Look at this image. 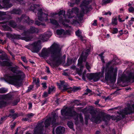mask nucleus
<instances>
[{
	"label": "nucleus",
	"instance_id": "2eb2a0df",
	"mask_svg": "<svg viewBox=\"0 0 134 134\" xmlns=\"http://www.w3.org/2000/svg\"><path fill=\"white\" fill-rule=\"evenodd\" d=\"M22 20H23L24 23H27L29 25H30L34 23L33 20H30L29 17L26 16L25 14L22 15L20 18H18V21L20 22Z\"/></svg>",
	"mask_w": 134,
	"mask_h": 134
},
{
	"label": "nucleus",
	"instance_id": "de8ad7c7",
	"mask_svg": "<svg viewBox=\"0 0 134 134\" xmlns=\"http://www.w3.org/2000/svg\"><path fill=\"white\" fill-rule=\"evenodd\" d=\"M79 102L80 100H75L73 101V102L75 103L77 106L83 105L82 103H77V102Z\"/></svg>",
	"mask_w": 134,
	"mask_h": 134
},
{
	"label": "nucleus",
	"instance_id": "cd10ccee",
	"mask_svg": "<svg viewBox=\"0 0 134 134\" xmlns=\"http://www.w3.org/2000/svg\"><path fill=\"white\" fill-rule=\"evenodd\" d=\"M10 0H2V2L8 8H10L12 7L13 5L11 3H9V1Z\"/></svg>",
	"mask_w": 134,
	"mask_h": 134
},
{
	"label": "nucleus",
	"instance_id": "39448f33",
	"mask_svg": "<svg viewBox=\"0 0 134 134\" xmlns=\"http://www.w3.org/2000/svg\"><path fill=\"white\" fill-rule=\"evenodd\" d=\"M72 110L73 108L72 107L68 108L67 109H62L61 110V113L63 116L73 117L75 120V124L77 125L79 123L78 114L74 110L73 111Z\"/></svg>",
	"mask_w": 134,
	"mask_h": 134
},
{
	"label": "nucleus",
	"instance_id": "338daca9",
	"mask_svg": "<svg viewBox=\"0 0 134 134\" xmlns=\"http://www.w3.org/2000/svg\"><path fill=\"white\" fill-rule=\"evenodd\" d=\"M18 28L21 30H24L25 29V27L22 25H19L18 26Z\"/></svg>",
	"mask_w": 134,
	"mask_h": 134
},
{
	"label": "nucleus",
	"instance_id": "c9c22d12",
	"mask_svg": "<svg viewBox=\"0 0 134 134\" xmlns=\"http://www.w3.org/2000/svg\"><path fill=\"white\" fill-rule=\"evenodd\" d=\"M2 27L4 30L5 31H12L11 28L6 25H3Z\"/></svg>",
	"mask_w": 134,
	"mask_h": 134
},
{
	"label": "nucleus",
	"instance_id": "1a4fd4ad",
	"mask_svg": "<svg viewBox=\"0 0 134 134\" xmlns=\"http://www.w3.org/2000/svg\"><path fill=\"white\" fill-rule=\"evenodd\" d=\"M132 113V110L130 108H125L121 110L119 116H111L113 120H116V121H118L125 117V115H127L130 114Z\"/></svg>",
	"mask_w": 134,
	"mask_h": 134
},
{
	"label": "nucleus",
	"instance_id": "052dcab7",
	"mask_svg": "<svg viewBox=\"0 0 134 134\" xmlns=\"http://www.w3.org/2000/svg\"><path fill=\"white\" fill-rule=\"evenodd\" d=\"M118 32V29L116 28H113L112 33L113 34H115L116 33Z\"/></svg>",
	"mask_w": 134,
	"mask_h": 134
},
{
	"label": "nucleus",
	"instance_id": "6e6d98bb",
	"mask_svg": "<svg viewBox=\"0 0 134 134\" xmlns=\"http://www.w3.org/2000/svg\"><path fill=\"white\" fill-rule=\"evenodd\" d=\"M34 114L32 113H29L26 115V116L29 119L32 118Z\"/></svg>",
	"mask_w": 134,
	"mask_h": 134
},
{
	"label": "nucleus",
	"instance_id": "72a5a7b5",
	"mask_svg": "<svg viewBox=\"0 0 134 134\" xmlns=\"http://www.w3.org/2000/svg\"><path fill=\"white\" fill-rule=\"evenodd\" d=\"M68 20L69 21V23L70 22L71 24L72 25H77L79 24V22L76 20H73V19H72V20H71V21H70L69 20ZM68 23H69V22Z\"/></svg>",
	"mask_w": 134,
	"mask_h": 134
},
{
	"label": "nucleus",
	"instance_id": "423d86ee",
	"mask_svg": "<svg viewBox=\"0 0 134 134\" xmlns=\"http://www.w3.org/2000/svg\"><path fill=\"white\" fill-rule=\"evenodd\" d=\"M34 33V27H31L30 29L26 31H24L22 34L25 37H22L20 35L14 34L13 35L12 39H22L25 40L26 41H29L32 40L33 37L32 36H30V34Z\"/></svg>",
	"mask_w": 134,
	"mask_h": 134
},
{
	"label": "nucleus",
	"instance_id": "4d7b16f0",
	"mask_svg": "<svg viewBox=\"0 0 134 134\" xmlns=\"http://www.w3.org/2000/svg\"><path fill=\"white\" fill-rule=\"evenodd\" d=\"M6 35L7 37L9 38H11L12 39L13 38V35H12L9 33H7L6 34Z\"/></svg>",
	"mask_w": 134,
	"mask_h": 134
},
{
	"label": "nucleus",
	"instance_id": "49530a36",
	"mask_svg": "<svg viewBox=\"0 0 134 134\" xmlns=\"http://www.w3.org/2000/svg\"><path fill=\"white\" fill-rule=\"evenodd\" d=\"M89 118V115L85 116V124L86 125H87L88 124V120Z\"/></svg>",
	"mask_w": 134,
	"mask_h": 134
},
{
	"label": "nucleus",
	"instance_id": "603ef678",
	"mask_svg": "<svg viewBox=\"0 0 134 134\" xmlns=\"http://www.w3.org/2000/svg\"><path fill=\"white\" fill-rule=\"evenodd\" d=\"M63 91H65L67 90L68 89H72V88L71 87H70L69 88H68L67 87V85H64L63 86Z\"/></svg>",
	"mask_w": 134,
	"mask_h": 134
},
{
	"label": "nucleus",
	"instance_id": "20e7f679",
	"mask_svg": "<svg viewBox=\"0 0 134 134\" xmlns=\"http://www.w3.org/2000/svg\"><path fill=\"white\" fill-rule=\"evenodd\" d=\"M90 110L92 117L91 121L96 123H98L102 121L106 122L109 121L111 118V117L109 114L101 116L99 114H97L96 112L93 109H91Z\"/></svg>",
	"mask_w": 134,
	"mask_h": 134
},
{
	"label": "nucleus",
	"instance_id": "473e14b6",
	"mask_svg": "<svg viewBox=\"0 0 134 134\" xmlns=\"http://www.w3.org/2000/svg\"><path fill=\"white\" fill-rule=\"evenodd\" d=\"M60 83L57 82V86H58V88L60 89H61L62 86L64 85L65 82L63 81H60Z\"/></svg>",
	"mask_w": 134,
	"mask_h": 134
},
{
	"label": "nucleus",
	"instance_id": "4c0bfd02",
	"mask_svg": "<svg viewBox=\"0 0 134 134\" xmlns=\"http://www.w3.org/2000/svg\"><path fill=\"white\" fill-rule=\"evenodd\" d=\"M104 53V52H102L98 55V56L100 57L101 60L103 63H105V61L104 59V57L103 56Z\"/></svg>",
	"mask_w": 134,
	"mask_h": 134
},
{
	"label": "nucleus",
	"instance_id": "f03ea898",
	"mask_svg": "<svg viewBox=\"0 0 134 134\" xmlns=\"http://www.w3.org/2000/svg\"><path fill=\"white\" fill-rule=\"evenodd\" d=\"M55 48H52L50 49L51 52V55L49 56V60L53 62L50 63V66L53 68L58 67L62 63H65L66 58V55H64L62 57L60 49L57 46H55ZM52 46L51 47L52 48Z\"/></svg>",
	"mask_w": 134,
	"mask_h": 134
},
{
	"label": "nucleus",
	"instance_id": "b1692460",
	"mask_svg": "<svg viewBox=\"0 0 134 134\" xmlns=\"http://www.w3.org/2000/svg\"><path fill=\"white\" fill-rule=\"evenodd\" d=\"M22 12L21 10L19 8H15L10 11V13L11 14H20Z\"/></svg>",
	"mask_w": 134,
	"mask_h": 134
},
{
	"label": "nucleus",
	"instance_id": "37998d69",
	"mask_svg": "<svg viewBox=\"0 0 134 134\" xmlns=\"http://www.w3.org/2000/svg\"><path fill=\"white\" fill-rule=\"evenodd\" d=\"M8 90L5 88L2 87L0 88V93H3L7 92Z\"/></svg>",
	"mask_w": 134,
	"mask_h": 134
},
{
	"label": "nucleus",
	"instance_id": "5701e85b",
	"mask_svg": "<svg viewBox=\"0 0 134 134\" xmlns=\"http://www.w3.org/2000/svg\"><path fill=\"white\" fill-rule=\"evenodd\" d=\"M0 64L2 66H12V63L7 61H4L1 62L0 61Z\"/></svg>",
	"mask_w": 134,
	"mask_h": 134
},
{
	"label": "nucleus",
	"instance_id": "4468645a",
	"mask_svg": "<svg viewBox=\"0 0 134 134\" xmlns=\"http://www.w3.org/2000/svg\"><path fill=\"white\" fill-rule=\"evenodd\" d=\"M43 121L38 122L34 130V134H43L44 125L43 124Z\"/></svg>",
	"mask_w": 134,
	"mask_h": 134
},
{
	"label": "nucleus",
	"instance_id": "412c9836",
	"mask_svg": "<svg viewBox=\"0 0 134 134\" xmlns=\"http://www.w3.org/2000/svg\"><path fill=\"white\" fill-rule=\"evenodd\" d=\"M6 23H8V25L13 28L15 27L16 26V24L15 22L13 20H10L8 22L2 21L0 22V24H5Z\"/></svg>",
	"mask_w": 134,
	"mask_h": 134
},
{
	"label": "nucleus",
	"instance_id": "f257e3e1",
	"mask_svg": "<svg viewBox=\"0 0 134 134\" xmlns=\"http://www.w3.org/2000/svg\"><path fill=\"white\" fill-rule=\"evenodd\" d=\"M17 66L8 68L7 69L12 71L16 74L11 75L6 74L5 76V80L9 83L16 86H20L22 85V81L25 77V74L21 71H17Z\"/></svg>",
	"mask_w": 134,
	"mask_h": 134
},
{
	"label": "nucleus",
	"instance_id": "6e6552de",
	"mask_svg": "<svg viewBox=\"0 0 134 134\" xmlns=\"http://www.w3.org/2000/svg\"><path fill=\"white\" fill-rule=\"evenodd\" d=\"M90 51V49H86L82 52V54L78 60L77 65L78 66H79L80 70H83L84 67L82 64V62H86Z\"/></svg>",
	"mask_w": 134,
	"mask_h": 134
},
{
	"label": "nucleus",
	"instance_id": "bb28decb",
	"mask_svg": "<svg viewBox=\"0 0 134 134\" xmlns=\"http://www.w3.org/2000/svg\"><path fill=\"white\" fill-rule=\"evenodd\" d=\"M81 32L80 29L76 31L75 34L79 38L80 40L82 41H83V38L82 36L81 35Z\"/></svg>",
	"mask_w": 134,
	"mask_h": 134
},
{
	"label": "nucleus",
	"instance_id": "ddd939ff",
	"mask_svg": "<svg viewBox=\"0 0 134 134\" xmlns=\"http://www.w3.org/2000/svg\"><path fill=\"white\" fill-rule=\"evenodd\" d=\"M65 13V11L63 10H61L58 13L59 15H63L64 17V19L62 17H60L59 18V22L60 23H62L64 26L66 27H71V26H69L66 23H65L69 22V21L66 19Z\"/></svg>",
	"mask_w": 134,
	"mask_h": 134
},
{
	"label": "nucleus",
	"instance_id": "a878e982",
	"mask_svg": "<svg viewBox=\"0 0 134 134\" xmlns=\"http://www.w3.org/2000/svg\"><path fill=\"white\" fill-rule=\"evenodd\" d=\"M105 67L103 66L102 67L101 69V71L98 72L97 73L98 75V77L99 78V79L100 78L104 77V70Z\"/></svg>",
	"mask_w": 134,
	"mask_h": 134
},
{
	"label": "nucleus",
	"instance_id": "a19ab883",
	"mask_svg": "<svg viewBox=\"0 0 134 134\" xmlns=\"http://www.w3.org/2000/svg\"><path fill=\"white\" fill-rule=\"evenodd\" d=\"M27 47V48L30 50L32 52H34V43L29 44Z\"/></svg>",
	"mask_w": 134,
	"mask_h": 134
},
{
	"label": "nucleus",
	"instance_id": "bf43d9fd",
	"mask_svg": "<svg viewBox=\"0 0 134 134\" xmlns=\"http://www.w3.org/2000/svg\"><path fill=\"white\" fill-rule=\"evenodd\" d=\"M80 89V88L79 87H77L76 86H74L72 90L75 91L79 90Z\"/></svg>",
	"mask_w": 134,
	"mask_h": 134
},
{
	"label": "nucleus",
	"instance_id": "79ce46f5",
	"mask_svg": "<svg viewBox=\"0 0 134 134\" xmlns=\"http://www.w3.org/2000/svg\"><path fill=\"white\" fill-rule=\"evenodd\" d=\"M57 33L58 35H60L62 34H64V30L63 29H58L57 30Z\"/></svg>",
	"mask_w": 134,
	"mask_h": 134
},
{
	"label": "nucleus",
	"instance_id": "f8f14e48",
	"mask_svg": "<svg viewBox=\"0 0 134 134\" xmlns=\"http://www.w3.org/2000/svg\"><path fill=\"white\" fill-rule=\"evenodd\" d=\"M121 80L124 82H133L134 81V72L129 73L128 76L125 74L122 75L121 77Z\"/></svg>",
	"mask_w": 134,
	"mask_h": 134
},
{
	"label": "nucleus",
	"instance_id": "58836bf2",
	"mask_svg": "<svg viewBox=\"0 0 134 134\" xmlns=\"http://www.w3.org/2000/svg\"><path fill=\"white\" fill-rule=\"evenodd\" d=\"M8 59L7 55L6 54H2L0 55V59L2 60H7Z\"/></svg>",
	"mask_w": 134,
	"mask_h": 134
},
{
	"label": "nucleus",
	"instance_id": "13d9d810",
	"mask_svg": "<svg viewBox=\"0 0 134 134\" xmlns=\"http://www.w3.org/2000/svg\"><path fill=\"white\" fill-rule=\"evenodd\" d=\"M131 108V109L132 111V113H131L130 114H131L133 112V111H134V104H132V105L131 107L130 106H127V107H126V108Z\"/></svg>",
	"mask_w": 134,
	"mask_h": 134
},
{
	"label": "nucleus",
	"instance_id": "0e129e2a",
	"mask_svg": "<svg viewBox=\"0 0 134 134\" xmlns=\"http://www.w3.org/2000/svg\"><path fill=\"white\" fill-rule=\"evenodd\" d=\"M21 58L22 60L25 63H27V61L25 57L22 56L21 57Z\"/></svg>",
	"mask_w": 134,
	"mask_h": 134
},
{
	"label": "nucleus",
	"instance_id": "4be33fe9",
	"mask_svg": "<svg viewBox=\"0 0 134 134\" xmlns=\"http://www.w3.org/2000/svg\"><path fill=\"white\" fill-rule=\"evenodd\" d=\"M65 131V128L60 126L58 127L56 130V132L57 134L63 133Z\"/></svg>",
	"mask_w": 134,
	"mask_h": 134
},
{
	"label": "nucleus",
	"instance_id": "c85d7f7f",
	"mask_svg": "<svg viewBox=\"0 0 134 134\" xmlns=\"http://www.w3.org/2000/svg\"><path fill=\"white\" fill-rule=\"evenodd\" d=\"M56 114L54 113L53 115L52 121L51 122V124L52 125V127L55 128L56 126V123H55L56 121Z\"/></svg>",
	"mask_w": 134,
	"mask_h": 134
},
{
	"label": "nucleus",
	"instance_id": "9d476101",
	"mask_svg": "<svg viewBox=\"0 0 134 134\" xmlns=\"http://www.w3.org/2000/svg\"><path fill=\"white\" fill-rule=\"evenodd\" d=\"M57 46L60 49H61L58 44L55 43H54L49 48H48L47 49L45 48H43L41 53H39V54L40 57L44 58H47V57H48L49 56V54H50V56L51 55V52L50 51V49H51V47L52 46V48H55V46Z\"/></svg>",
	"mask_w": 134,
	"mask_h": 134
},
{
	"label": "nucleus",
	"instance_id": "09e8293b",
	"mask_svg": "<svg viewBox=\"0 0 134 134\" xmlns=\"http://www.w3.org/2000/svg\"><path fill=\"white\" fill-rule=\"evenodd\" d=\"M35 24L39 26L40 25H42L43 26H45V24L44 23H41V22L39 21H38L36 20L35 21Z\"/></svg>",
	"mask_w": 134,
	"mask_h": 134
},
{
	"label": "nucleus",
	"instance_id": "7ed1b4c3",
	"mask_svg": "<svg viewBox=\"0 0 134 134\" xmlns=\"http://www.w3.org/2000/svg\"><path fill=\"white\" fill-rule=\"evenodd\" d=\"M118 64L114 59L110 61L107 63L105 67V79L107 82H110L111 83L115 82L116 80V76L117 71V68H115L114 69L112 66L109 67L111 64L116 65Z\"/></svg>",
	"mask_w": 134,
	"mask_h": 134
},
{
	"label": "nucleus",
	"instance_id": "c756f323",
	"mask_svg": "<svg viewBox=\"0 0 134 134\" xmlns=\"http://www.w3.org/2000/svg\"><path fill=\"white\" fill-rule=\"evenodd\" d=\"M40 81L39 79L38 78H34V84L36 85L37 88L40 86Z\"/></svg>",
	"mask_w": 134,
	"mask_h": 134
},
{
	"label": "nucleus",
	"instance_id": "a18cd8bd",
	"mask_svg": "<svg viewBox=\"0 0 134 134\" xmlns=\"http://www.w3.org/2000/svg\"><path fill=\"white\" fill-rule=\"evenodd\" d=\"M20 101V99L19 98H17L15 100L13 103V105H16Z\"/></svg>",
	"mask_w": 134,
	"mask_h": 134
},
{
	"label": "nucleus",
	"instance_id": "aec40b11",
	"mask_svg": "<svg viewBox=\"0 0 134 134\" xmlns=\"http://www.w3.org/2000/svg\"><path fill=\"white\" fill-rule=\"evenodd\" d=\"M13 98V95L11 94L8 93L6 95H0V99L8 100L12 99Z\"/></svg>",
	"mask_w": 134,
	"mask_h": 134
},
{
	"label": "nucleus",
	"instance_id": "a211bd4d",
	"mask_svg": "<svg viewBox=\"0 0 134 134\" xmlns=\"http://www.w3.org/2000/svg\"><path fill=\"white\" fill-rule=\"evenodd\" d=\"M41 41L40 40L34 42V53H38L42 48Z\"/></svg>",
	"mask_w": 134,
	"mask_h": 134
},
{
	"label": "nucleus",
	"instance_id": "8fccbe9b",
	"mask_svg": "<svg viewBox=\"0 0 134 134\" xmlns=\"http://www.w3.org/2000/svg\"><path fill=\"white\" fill-rule=\"evenodd\" d=\"M134 22V18H132L129 21L128 23V25L130 26Z\"/></svg>",
	"mask_w": 134,
	"mask_h": 134
},
{
	"label": "nucleus",
	"instance_id": "393cba45",
	"mask_svg": "<svg viewBox=\"0 0 134 134\" xmlns=\"http://www.w3.org/2000/svg\"><path fill=\"white\" fill-rule=\"evenodd\" d=\"M52 120V118L49 117L45 120L44 122L45 127L47 128L50 126Z\"/></svg>",
	"mask_w": 134,
	"mask_h": 134
},
{
	"label": "nucleus",
	"instance_id": "f704fd0d",
	"mask_svg": "<svg viewBox=\"0 0 134 134\" xmlns=\"http://www.w3.org/2000/svg\"><path fill=\"white\" fill-rule=\"evenodd\" d=\"M50 22L52 24L56 26H59V24L57 21L53 19H50Z\"/></svg>",
	"mask_w": 134,
	"mask_h": 134
},
{
	"label": "nucleus",
	"instance_id": "5fc2aeb1",
	"mask_svg": "<svg viewBox=\"0 0 134 134\" xmlns=\"http://www.w3.org/2000/svg\"><path fill=\"white\" fill-rule=\"evenodd\" d=\"M80 120L81 123L82 124H83V117L81 115H80L79 116Z\"/></svg>",
	"mask_w": 134,
	"mask_h": 134
},
{
	"label": "nucleus",
	"instance_id": "69168bd1",
	"mask_svg": "<svg viewBox=\"0 0 134 134\" xmlns=\"http://www.w3.org/2000/svg\"><path fill=\"white\" fill-rule=\"evenodd\" d=\"M6 119V117L5 116H4L1 119V120L0 121V124L2 123L3 121Z\"/></svg>",
	"mask_w": 134,
	"mask_h": 134
},
{
	"label": "nucleus",
	"instance_id": "f3484780",
	"mask_svg": "<svg viewBox=\"0 0 134 134\" xmlns=\"http://www.w3.org/2000/svg\"><path fill=\"white\" fill-rule=\"evenodd\" d=\"M87 77L90 81H91L92 80H93L94 82L98 81L99 79V78L97 73L88 74Z\"/></svg>",
	"mask_w": 134,
	"mask_h": 134
},
{
	"label": "nucleus",
	"instance_id": "0eeeda50",
	"mask_svg": "<svg viewBox=\"0 0 134 134\" xmlns=\"http://www.w3.org/2000/svg\"><path fill=\"white\" fill-rule=\"evenodd\" d=\"M92 2V0L83 1L80 5L81 13L78 15V17L79 18H82L85 12L88 13L89 11V9L91 8V6L89 5V4Z\"/></svg>",
	"mask_w": 134,
	"mask_h": 134
},
{
	"label": "nucleus",
	"instance_id": "9b49d317",
	"mask_svg": "<svg viewBox=\"0 0 134 134\" xmlns=\"http://www.w3.org/2000/svg\"><path fill=\"white\" fill-rule=\"evenodd\" d=\"M40 5L39 4H34V10L35 9H37L38 10L37 16L38 19L41 21H46L48 20V14H45L42 12V10L41 8L39 9Z\"/></svg>",
	"mask_w": 134,
	"mask_h": 134
},
{
	"label": "nucleus",
	"instance_id": "c03bdc74",
	"mask_svg": "<svg viewBox=\"0 0 134 134\" xmlns=\"http://www.w3.org/2000/svg\"><path fill=\"white\" fill-rule=\"evenodd\" d=\"M6 104V102L3 101H0V108L5 106Z\"/></svg>",
	"mask_w": 134,
	"mask_h": 134
},
{
	"label": "nucleus",
	"instance_id": "774afa93",
	"mask_svg": "<svg viewBox=\"0 0 134 134\" xmlns=\"http://www.w3.org/2000/svg\"><path fill=\"white\" fill-rule=\"evenodd\" d=\"M42 87L44 88L45 89H46L47 88V86L46 83V82L42 83Z\"/></svg>",
	"mask_w": 134,
	"mask_h": 134
},
{
	"label": "nucleus",
	"instance_id": "dca6fc26",
	"mask_svg": "<svg viewBox=\"0 0 134 134\" xmlns=\"http://www.w3.org/2000/svg\"><path fill=\"white\" fill-rule=\"evenodd\" d=\"M79 9L77 7L73 8L71 10L70 9H69L66 15L68 18H71L74 16L73 13L77 14L79 12Z\"/></svg>",
	"mask_w": 134,
	"mask_h": 134
},
{
	"label": "nucleus",
	"instance_id": "864d4df0",
	"mask_svg": "<svg viewBox=\"0 0 134 134\" xmlns=\"http://www.w3.org/2000/svg\"><path fill=\"white\" fill-rule=\"evenodd\" d=\"M117 19L116 18H113L112 20V23L113 24L116 25L117 24Z\"/></svg>",
	"mask_w": 134,
	"mask_h": 134
},
{
	"label": "nucleus",
	"instance_id": "e433bc0d",
	"mask_svg": "<svg viewBox=\"0 0 134 134\" xmlns=\"http://www.w3.org/2000/svg\"><path fill=\"white\" fill-rule=\"evenodd\" d=\"M113 1V0H102V4L103 5L108 3H111Z\"/></svg>",
	"mask_w": 134,
	"mask_h": 134
},
{
	"label": "nucleus",
	"instance_id": "6ab92c4d",
	"mask_svg": "<svg viewBox=\"0 0 134 134\" xmlns=\"http://www.w3.org/2000/svg\"><path fill=\"white\" fill-rule=\"evenodd\" d=\"M52 33L50 31H48L46 34H44L43 35H41L40 36V38L42 40H43V42L46 41L47 39L49 38L52 35Z\"/></svg>",
	"mask_w": 134,
	"mask_h": 134
},
{
	"label": "nucleus",
	"instance_id": "ea45409f",
	"mask_svg": "<svg viewBox=\"0 0 134 134\" xmlns=\"http://www.w3.org/2000/svg\"><path fill=\"white\" fill-rule=\"evenodd\" d=\"M73 61V59L68 58H67V65H68L69 66L71 65Z\"/></svg>",
	"mask_w": 134,
	"mask_h": 134
},
{
	"label": "nucleus",
	"instance_id": "680f3d73",
	"mask_svg": "<svg viewBox=\"0 0 134 134\" xmlns=\"http://www.w3.org/2000/svg\"><path fill=\"white\" fill-rule=\"evenodd\" d=\"M6 40H4L3 41L0 39V43L2 44L3 45L6 43Z\"/></svg>",
	"mask_w": 134,
	"mask_h": 134
},
{
	"label": "nucleus",
	"instance_id": "3c124183",
	"mask_svg": "<svg viewBox=\"0 0 134 134\" xmlns=\"http://www.w3.org/2000/svg\"><path fill=\"white\" fill-rule=\"evenodd\" d=\"M6 13L5 12H2L0 11V20H1L2 19H3V17L2 16L5 15Z\"/></svg>",
	"mask_w": 134,
	"mask_h": 134
},
{
	"label": "nucleus",
	"instance_id": "e2e57ef3",
	"mask_svg": "<svg viewBox=\"0 0 134 134\" xmlns=\"http://www.w3.org/2000/svg\"><path fill=\"white\" fill-rule=\"evenodd\" d=\"M86 69L88 70H89L90 68V67L89 65V64L87 62H86Z\"/></svg>",
	"mask_w": 134,
	"mask_h": 134
},
{
	"label": "nucleus",
	"instance_id": "7c9ffc66",
	"mask_svg": "<svg viewBox=\"0 0 134 134\" xmlns=\"http://www.w3.org/2000/svg\"><path fill=\"white\" fill-rule=\"evenodd\" d=\"M68 126L71 129L75 131L74 128V124L71 121H68L67 124Z\"/></svg>",
	"mask_w": 134,
	"mask_h": 134
},
{
	"label": "nucleus",
	"instance_id": "2f4dec72",
	"mask_svg": "<svg viewBox=\"0 0 134 134\" xmlns=\"http://www.w3.org/2000/svg\"><path fill=\"white\" fill-rule=\"evenodd\" d=\"M19 116V115L17 113L13 114H10L8 117L12 118L13 119H15L16 118Z\"/></svg>",
	"mask_w": 134,
	"mask_h": 134
}]
</instances>
